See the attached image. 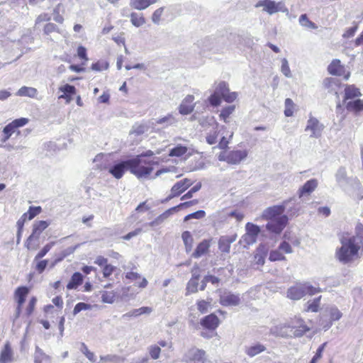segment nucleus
Segmentation results:
<instances>
[{
    "instance_id": "obj_52",
    "label": "nucleus",
    "mask_w": 363,
    "mask_h": 363,
    "mask_svg": "<svg viewBox=\"0 0 363 363\" xmlns=\"http://www.w3.org/2000/svg\"><path fill=\"white\" fill-rule=\"evenodd\" d=\"M201 183L198 182L195 186H194L188 192H186L184 195H183L181 198V200H185L191 199L193 196V194L197 191H199L201 188Z\"/></svg>"
},
{
    "instance_id": "obj_41",
    "label": "nucleus",
    "mask_w": 363,
    "mask_h": 363,
    "mask_svg": "<svg viewBox=\"0 0 363 363\" xmlns=\"http://www.w3.org/2000/svg\"><path fill=\"white\" fill-rule=\"evenodd\" d=\"M177 120L172 114H168L167 116L159 118L156 121L157 124L164 125V126H169L175 124Z\"/></svg>"
},
{
    "instance_id": "obj_45",
    "label": "nucleus",
    "mask_w": 363,
    "mask_h": 363,
    "mask_svg": "<svg viewBox=\"0 0 363 363\" xmlns=\"http://www.w3.org/2000/svg\"><path fill=\"white\" fill-rule=\"evenodd\" d=\"M284 115L286 117L292 116L295 106L294 101L289 98L286 99L284 101Z\"/></svg>"
},
{
    "instance_id": "obj_37",
    "label": "nucleus",
    "mask_w": 363,
    "mask_h": 363,
    "mask_svg": "<svg viewBox=\"0 0 363 363\" xmlns=\"http://www.w3.org/2000/svg\"><path fill=\"white\" fill-rule=\"evenodd\" d=\"M182 238L185 245L186 252H190L193 248L194 238L189 231H184L182 235Z\"/></svg>"
},
{
    "instance_id": "obj_27",
    "label": "nucleus",
    "mask_w": 363,
    "mask_h": 363,
    "mask_svg": "<svg viewBox=\"0 0 363 363\" xmlns=\"http://www.w3.org/2000/svg\"><path fill=\"white\" fill-rule=\"evenodd\" d=\"M13 360V352L9 343L4 345L0 354V363H11Z\"/></svg>"
},
{
    "instance_id": "obj_12",
    "label": "nucleus",
    "mask_w": 363,
    "mask_h": 363,
    "mask_svg": "<svg viewBox=\"0 0 363 363\" xmlns=\"http://www.w3.org/2000/svg\"><path fill=\"white\" fill-rule=\"evenodd\" d=\"M193 183L194 182L188 178H185L182 180L178 181L172 187L170 194L166 199V201L179 196L183 192H184L189 187H190L193 184Z\"/></svg>"
},
{
    "instance_id": "obj_38",
    "label": "nucleus",
    "mask_w": 363,
    "mask_h": 363,
    "mask_svg": "<svg viewBox=\"0 0 363 363\" xmlns=\"http://www.w3.org/2000/svg\"><path fill=\"white\" fill-rule=\"evenodd\" d=\"M188 151V147L182 145H177L169 150V156L170 157H182Z\"/></svg>"
},
{
    "instance_id": "obj_11",
    "label": "nucleus",
    "mask_w": 363,
    "mask_h": 363,
    "mask_svg": "<svg viewBox=\"0 0 363 363\" xmlns=\"http://www.w3.org/2000/svg\"><path fill=\"white\" fill-rule=\"evenodd\" d=\"M205 354V351L193 347L184 354L182 360L185 363H205L206 360Z\"/></svg>"
},
{
    "instance_id": "obj_20",
    "label": "nucleus",
    "mask_w": 363,
    "mask_h": 363,
    "mask_svg": "<svg viewBox=\"0 0 363 363\" xmlns=\"http://www.w3.org/2000/svg\"><path fill=\"white\" fill-rule=\"evenodd\" d=\"M267 350L265 345L260 342H255L249 346H246L245 348V352L247 355L250 357H253Z\"/></svg>"
},
{
    "instance_id": "obj_56",
    "label": "nucleus",
    "mask_w": 363,
    "mask_h": 363,
    "mask_svg": "<svg viewBox=\"0 0 363 363\" xmlns=\"http://www.w3.org/2000/svg\"><path fill=\"white\" fill-rule=\"evenodd\" d=\"M108 67V63L105 61H98L95 63H93L91 65V69L96 72H100L102 70H106Z\"/></svg>"
},
{
    "instance_id": "obj_64",
    "label": "nucleus",
    "mask_w": 363,
    "mask_h": 363,
    "mask_svg": "<svg viewBox=\"0 0 363 363\" xmlns=\"http://www.w3.org/2000/svg\"><path fill=\"white\" fill-rule=\"evenodd\" d=\"M41 207L40 206H30L26 212L28 213V219L32 220L35 216L38 215L41 212Z\"/></svg>"
},
{
    "instance_id": "obj_55",
    "label": "nucleus",
    "mask_w": 363,
    "mask_h": 363,
    "mask_svg": "<svg viewBox=\"0 0 363 363\" xmlns=\"http://www.w3.org/2000/svg\"><path fill=\"white\" fill-rule=\"evenodd\" d=\"M329 313L331 320H338L342 316V313L336 306L331 307L330 308Z\"/></svg>"
},
{
    "instance_id": "obj_15",
    "label": "nucleus",
    "mask_w": 363,
    "mask_h": 363,
    "mask_svg": "<svg viewBox=\"0 0 363 363\" xmlns=\"http://www.w3.org/2000/svg\"><path fill=\"white\" fill-rule=\"evenodd\" d=\"M28 123V119L26 118H21L13 121L11 123L6 125L3 130L5 137L3 140L4 142L6 141L11 135L15 132L16 129L26 125Z\"/></svg>"
},
{
    "instance_id": "obj_9",
    "label": "nucleus",
    "mask_w": 363,
    "mask_h": 363,
    "mask_svg": "<svg viewBox=\"0 0 363 363\" xmlns=\"http://www.w3.org/2000/svg\"><path fill=\"white\" fill-rule=\"evenodd\" d=\"M246 233L242 236L240 243L244 247H247L249 245L256 242L257 237L260 233V228L252 223H247L245 225Z\"/></svg>"
},
{
    "instance_id": "obj_34",
    "label": "nucleus",
    "mask_w": 363,
    "mask_h": 363,
    "mask_svg": "<svg viewBox=\"0 0 363 363\" xmlns=\"http://www.w3.org/2000/svg\"><path fill=\"white\" fill-rule=\"evenodd\" d=\"M83 281V276L79 272H74L69 283L67 285V289L69 290L76 289Z\"/></svg>"
},
{
    "instance_id": "obj_19",
    "label": "nucleus",
    "mask_w": 363,
    "mask_h": 363,
    "mask_svg": "<svg viewBox=\"0 0 363 363\" xmlns=\"http://www.w3.org/2000/svg\"><path fill=\"white\" fill-rule=\"evenodd\" d=\"M291 332L294 337H299L303 336L306 332L310 330V328L304 324V321L301 319H297V325H290Z\"/></svg>"
},
{
    "instance_id": "obj_58",
    "label": "nucleus",
    "mask_w": 363,
    "mask_h": 363,
    "mask_svg": "<svg viewBox=\"0 0 363 363\" xmlns=\"http://www.w3.org/2000/svg\"><path fill=\"white\" fill-rule=\"evenodd\" d=\"M81 351L86 357V358L92 362L96 361L95 354L89 350L88 347L84 343L81 344Z\"/></svg>"
},
{
    "instance_id": "obj_30",
    "label": "nucleus",
    "mask_w": 363,
    "mask_h": 363,
    "mask_svg": "<svg viewBox=\"0 0 363 363\" xmlns=\"http://www.w3.org/2000/svg\"><path fill=\"white\" fill-rule=\"evenodd\" d=\"M362 94L359 89L354 86V85H347L345 89L344 101L348 99H353L361 96Z\"/></svg>"
},
{
    "instance_id": "obj_46",
    "label": "nucleus",
    "mask_w": 363,
    "mask_h": 363,
    "mask_svg": "<svg viewBox=\"0 0 363 363\" xmlns=\"http://www.w3.org/2000/svg\"><path fill=\"white\" fill-rule=\"evenodd\" d=\"M281 72L287 78L292 77V73L289 67V62L286 58H283L281 60Z\"/></svg>"
},
{
    "instance_id": "obj_7",
    "label": "nucleus",
    "mask_w": 363,
    "mask_h": 363,
    "mask_svg": "<svg viewBox=\"0 0 363 363\" xmlns=\"http://www.w3.org/2000/svg\"><path fill=\"white\" fill-rule=\"evenodd\" d=\"M247 156L248 150L246 149L230 151H227L225 149L218 155V160L225 162L229 164L238 165L241 162L245 160Z\"/></svg>"
},
{
    "instance_id": "obj_23",
    "label": "nucleus",
    "mask_w": 363,
    "mask_h": 363,
    "mask_svg": "<svg viewBox=\"0 0 363 363\" xmlns=\"http://www.w3.org/2000/svg\"><path fill=\"white\" fill-rule=\"evenodd\" d=\"M289 328L290 325L286 324H279L270 328V334L275 337H287L291 336L288 333V329Z\"/></svg>"
},
{
    "instance_id": "obj_14",
    "label": "nucleus",
    "mask_w": 363,
    "mask_h": 363,
    "mask_svg": "<svg viewBox=\"0 0 363 363\" xmlns=\"http://www.w3.org/2000/svg\"><path fill=\"white\" fill-rule=\"evenodd\" d=\"M130 172V160L122 161L113 164L109 168V173L111 174L116 179H121L125 171Z\"/></svg>"
},
{
    "instance_id": "obj_32",
    "label": "nucleus",
    "mask_w": 363,
    "mask_h": 363,
    "mask_svg": "<svg viewBox=\"0 0 363 363\" xmlns=\"http://www.w3.org/2000/svg\"><path fill=\"white\" fill-rule=\"evenodd\" d=\"M34 363H51L50 356L47 355L38 346L35 347Z\"/></svg>"
},
{
    "instance_id": "obj_24",
    "label": "nucleus",
    "mask_w": 363,
    "mask_h": 363,
    "mask_svg": "<svg viewBox=\"0 0 363 363\" xmlns=\"http://www.w3.org/2000/svg\"><path fill=\"white\" fill-rule=\"evenodd\" d=\"M267 255L266 247L260 245L256 250L254 255V264L258 266H263L265 262V257Z\"/></svg>"
},
{
    "instance_id": "obj_61",
    "label": "nucleus",
    "mask_w": 363,
    "mask_h": 363,
    "mask_svg": "<svg viewBox=\"0 0 363 363\" xmlns=\"http://www.w3.org/2000/svg\"><path fill=\"white\" fill-rule=\"evenodd\" d=\"M206 216V212L203 210H199L198 211H196L194 213L188 214L184 218V221H187L190 219L195 218V219H201L203 218Z\"/></svg>"
},
{
    "instance_id": "obj_3",
    "label": "nucleus",
    "mask_w": 363,
    "mask_h": 363,
    "mask_svg": "<svg viewBox=\"0 0 363 363\" xmlns=\"http://www.w3.org/2000/svg\"><path fill=\"white\" fill-rule=\"evenodd\" d=\"M208 124L210 127L206 130V143L208 145L218 143L219 149H227L233 138V133L229 131L225 126L220 125L213 117L208 119Z\"/></svg>"
},
{
    "instance_id": "obj_18",
    "label": "nucleus",
    "mask_w": 363,
    "mask_h": 363,
    "mask_svg": "<svg viewBox=\"0 0 363 363\" xmlns=\"http://www.w3.org/2000/svg\"><path fill=\"white\" fill-rule=\"evenodd\" d=\"M194 96L193 95H187L182 101L179 112L182 115H188L191 113L194 108Z\"/></svg>"
},
{
    "instance_id": "obj_39",
    "label": "nucleus",
    "mask_w": 363,
    "mask_h": 363,
    "mask_svg": "<svg viewBox=\"0 0 363 363\" xmlns=\"http://www.w3.org/2000/svg\"><path fill=\"white\" fill-rule=\"evenodd\" d=\"M321 296H319L317 298H315L314 299L309 301L307 302L306 308L305 309L306 311L309 312H318L320 307V303L321 300Z\"/></svg>"
},
{
    "instance_id": "obj_25",
    "label": "nucleus",
    "mask_w": 363,
    "mask_h": 363,
    "mask_svg": "<svg viewBox=\"0 0 363 363\" xmlns=\"http://www.w3.org/2000/svg\"><path fill=\"white\" fill-rule=\"evenodd\" d=\"M210 248V242L207 240H203L196 247L195 251L192 253V257L194 258H199L206 255Z\"/></svg>"
},
{
    "instance_id": "obj_42",
    "label": "nucleus",
    "mask_w": 363,
    "mask_h": 363,
    "mask_svg": "<svg viewBox=\"0 0 363 363\" xmlns=\"http://www.w3.org/2000/svg\"><path fill=\"white\" fill-rule=\"evenodd\" d=\"M235 106L234 105L228 106L224 107L219 115V117L225 123H228V118L235 111Z\"/></svg>"
},
{
    "instance_id": "obj_50",
    "label": "nucleus",
    "mask_w": 363,
    "mask_h": 363,
    "mask_svg": "<svg viewBox=\"0 0 363 363\" xmlns=\"http://www.w3.org/2000/svg\"><path fill=\"white\" fill-rule=\"evenodd\" d=\"M229 91L228 84L225 82H220L216 87L215 92L222 97Z\"/></svg>"
},
{
    "instance_id": "obj_59",
    "label": "nucleus",
    "mask_w": 363,
    "mask_h": 363,
    "mask_svg": "<svg viewBox=\"0 0 363 363\" xmlns=\"http://www.w3.org/2000/svg\"><path fill=\"white\" fill-rule=\"evenodd\" d=\"M91 308V306L90 304L84 302H79L77 303L76 306H74L73 310V314L75 315L82 311L89 310Z\"/></svg>"
},
{
    "instance_id": "obj_17",
    "label": "nucleus",
    "mask_w": 363,
    "mask_h": 363,
    "mask_svg": "<svg viewBox=\"0 0 363 363\" xmlns=\"http://www.w3.org/2000/svg\"><path fill=\"white\" fill-rule=\"evenodd\" d=\"M192 277L188 281L186 286V295H189L190 294H194L197 292L198 291V285H199V279L200 277L199 275V268L197 265H195L191 270Z\"/></svg>"
},
{
    "instance_id": "obj_13",
    "label": "nucleus",
    "mask_w": 363,
    "mask_h": 363,
    "mask_svg": "<svg viewBox=\"0 0 363 363\" xmlns=\"http://www.w3.org/2000/svg\"><path fill=\"white\" fill-rule=\"evenodd\" d=\"M220 303L223 306H236L240 303L239 294H233L229 291H223L220 294Z\"/></svg>"
},
{
    "instance_id": "obj_57",
    "label": "nucleus",
    "mask_w": 363,
    "mask_h": 363,
    "mask_svg": "<svg viewBox=\"0 0 363 363\" xmlns=\"http://www.w3.org/2000/svg\"><path fill=\"white\" fill-rule=\"evenodd\" d=\"M218 248L223 252H229L230 250V245L228 242V240L221 237L218 241Z\"/></svg>"
},
{
    "instance_id": "obj_21",
    "label": "nucleus",
    "mask_w": 363,
    "mask_h": 363,
    "mask_svg": "<svg viewBox=\"0 0 363 363\" xmlns=\"http://www.w3.org/2000/svg\"><path fill=\"white\" fill-rule=\"evenodd\" d=\"M59 91H61L62 94L59 96L58 99H65L67 103H69L72 96L76 92V89L74 86L66 84L59 87Z\"/></svg>"
},
{
    "instance_id": "obj_44",
    "label": "nucleus",
    "mask_w": 363,
    "mask_h": 363,
    "mask_svg": "<svg viewBox=\"0 0 363 363\" xmlns=\"http://www.w3.org/2000/svg\"><path fill=\"white\" fill-rule=\"evenodd\" d=\"M55 242L52 241L48 244H46L35 255L34 260H40L43 257L46 255V254L52 249V247L55 245Z\"/></svg>"
},
{
    "instance_id": "obj_33",
    "label": "nucleus",
    "mask_w": 363,
    "mask_h": 363,
    "mask_svg": "<svg viewBox=\"0 0 363 363\" xmlns=\"http://www.w3.org/2000/svg\"><path fill=\"white\" fill-rule=\"evenodd\" d=\"M346 108L348 111L359 113L363 111V100L357 99L346 103Z\"/></svg>"
},
{
    "instance_id": "obj_54",
    "label": "nucleus",
    "mask_w": 363,
    "mask_h": 363,
    "mask_svg": "<svg viewBox=\"0 0 363 363\" xmlns=\"http://www.w3.org/2000/svg\"><path fill=\"white\" fill-rule=\"evenodd\" d=\"M148 352L152 359H157L160 357L161 349L158 345H150L148 347Z\"/></svg>"
},
{
    "instance_id": "obj_43",
    "label": "nucleus",
    "mask_w": 363,
    "mask_h": 363,
    "mask_svg": "<svg viewBox=\"0 0 363 363\" xmlns=\"http://www.w3.org/2000/svg\"><path fill=\"white\" fill-rule=\"evenodd\" d=\"M130 21L135 27H140L145 23V20L142 14L132 13L130 14Z\"/></svg>"
},
{
    "instance_id": "obj_35",
    "label": "nucleus",
    "mask_w": 363,
    "mask_h": 363,
    "mask_svg": "<svg viewBox=\"0 0 363 363\" xmlns=\"http://www.w3.org/2000/svg\"><path fill=\"white\" fill-rule=\"evenodd\" d=\"M38 94V90L31 86H23L21 87L16 92L18 96H27L29 98H35Z\"/></svg>"
},
{
    "instance_id": "obj_8",
    "label": "nucleus",
    "mask_w": 363,
    "mask_h": 363,
    "mask_svg": "<svg viewBox=\"0 0 363 363\" xmlns=\"http://www.w3.org/2000/svg\"><path fill=\"white\" fill-rule=\"evenodd\" d=\"M151 162L143 161L140 156L130 159V172L138 179L146 178L153 170Z\"/></svg>"
},
{
    "instance_id": "obj_40",
    "label": "nucleus",
    "mask_w": 363,
    "mask_h": 363,
    "mask_svg": "<svg viewBox=\"0 0 363 363\" xmlns=\"http://www.w3.org/2000/svg\"><path fill=\"white\" fill-rule=\"evenodd\" d=\"M298 22L300 25L303 27L311 28V29H316L318 26L313 22H312L307 16L306 14H301L299 17Z\"/></svg>"
},
{
    "instance_id": "obj_62",
    "label": "nucleus",
    "mask_w": 363,
    "mask_h": 363,
    "mask_svg": "<svg viewBox=\"0 0 363 363\" xmlns=\"http://www.w3.org/2000/svg\"><path fill=\"white\" fill-rule=\"evenodd\" d=\"M176 211V208H171L164 212L162 214L160 215L155 219L158 221V223L160 225L162 223L164 220H166L171 214Z\"/></svg>"
},
{
    "instance_id": "obj_22",
    "label": "nucleus",
    "mask_w": 363,
    "mask_h": 363,
    "mask_svg": "<svg viewBox=\"0 0 363 363\" xmlns=\"http://www.w3.org/2000/svg\"><path fill=\"white\" fill-rule=\"evenodd\" d=\"M201 324L206 328L214 330L218 326L219 320L216 315L212 313L204 317L201 320Z\"/></svg>"
},
{
    "instance_id": "obj_10",
    "label": "nucleus",
    "mask_w": 363,
    "mask_h": 363,
    "mask_svg": "<svg viewBox=\"0 0 363 363\" xmlns=\"http://www.w3.org/2000/svg\"><path fill=\"white\" fill-rule=\"evenodd\" d=\"M325 126L319 120L310 115L307 121L305 131L310 133V138H319L321 137Z\"/></svg>"
},
{
    "instance_id": "obj_48",
    "label": "nucleus",
    "mask_w": 363,
    "mask_h": 363,
    "mask_svg": "<svg viewBox=\"0 0 363 363\" xmlns=\"http://www.w3.org/2000/svg\"><path fill=\"white\" fill-rule=\"evenodd\" d=\"M269 259L271 262L284 260V255L280 252L279 249L272 250L269 253Z\"/></svg>"
},
{
    "instance_id": "obj_49",
    "label": "nucleus",
    "mask_w": 363,
    "mask_h": 363,
    "mask_svg": "<svg viewBox=\"0 0 363 363\" xmlns=\"http://www.w3.org/2000/svg\"><path fill=\"white\" fill-rule=\"evenodd\" d=\"M327 345V342L323 343L317 349L315 355L311 359L309 363H317L318 360H320L322 357L323 352L325 350V347Z\"/></svg>"
},
{
    "instance_id": "obj_16",
    "label": "nucleus",
    "mask_w": 363,
    "mask_h": 363,
    "mask_svg": "<svg viewBox=\"0 0 363 363\" xmlns=\"http://www.w3.org/2000/svg\"><path fill=\"white\" fill-rule=\"evenodd\" d=\"M318 186V181L316 179H309L298 189L297 194L300 199L308 196L316 189Z\"/></svg>"
},
{
    "instance_id": "obj_1",
    "label": "nucleus",
    "mask_w": 363,
    "mask_h": 363,
    "mask_svg": "<svg viewBox=\"0 0 363 363\" xmlns=\"http://www.w3.org/2000/svg\"><path fill=\"white\" fill-rule=\"evenodd\" d=\"M341 247L335 252L336 259L343 264L352 262L359 257V251L363 252V225L359 223L355 234H342L340 238Z\"/></svg>"
},
{
    "instance_id": "obj_6",
    "label": "nucleus",
    "mask_w": 363,
    "mask_h": 363,
    "mask_svg": "<svg viewBox=\"0 0 363 363\" xmlns=\"http://www.w3.org/2000/svg\"><path fill=\"white\" fill-rule=\"evenodd\" d=\"M50 222L47 220L34 222L32 233L25 242V247L28 250H35L38 247V241L40 235L50 225Z\"/></svg>"
},
{
    "instance_id": "obj_63",
    "label": "nucleus",
    "mask_w": 363,
    "mask_h": 363,
    "mask_svg": "<svg viewBox=\"0 0 363 363\" xmlns=\"http://www.w3.org/2000/svg\"><path fill=\"white\" fill-rule=\"evenodd\" d=\"M120 359V357L116 354H107L100 357V361L102 362H118Z\"/></svg>"
},
{
    "instance_id": "obj_26",
    "label": "nucleus",
    "mask_w": 363,
    "mask_h": 363,
    "mask_svg": "<svg viewBox=\"0 0 363 363\" xmlns=\"http://www.w3.org/2000/svg\"><path fill=\"white\" fill-rule=\"evenodd\" d=\"M157 1L158 0H130V5L133 9L141 11Z\"/></svg>"
},
{
    "instance_id": "obj_5",
    "label": "nucleus",
    "mask_w": 363,
    "mask_h": 363,
    "mask_svg": "<svg viewBox=\"0 0 363 363\" xmlns=\"http://www.w3.org/2000/svg\"><path fill=\"white\" fill-rule=\"evenodd\" d=\"M255 7L262 8V11L269 16L281 12L286 14L289 18V11L284 1H276L274 0H259Z\"/></svg>"
},
{
    "instance_id": "obj_31",
    "label": "nucleus",
    "mask_w": 363,
    "mask_h": 363,
    "mask_svg": "<svg viewBox=\"0 0 363 363\" xmlns=\"http://www.w3.org/2000/svg\"><path fill=\"white\" fill-rule=\"evenodd\" d=\"M335 179L341 187L345 186L349 183V178L345 167H341L337 169L335 174Z\"/></svg>"
},
{
    "instance_id": "obj_2",
    "label": "nucleus",
    "mask_w": 363,
    "mask_h": 363,
    "mask_svg": "<svg viewBox=\"0 0 363 363\" xmlns=\"http://www.w3.org/2000/svg\"><path fill=\"white\" fill-rule=\"evenodd\" d=\"M293 200L294 199L286 200L281 205L270 206L264 210L262 217L268 220L265 227L269 233L279 235L286 226L289 218L284 213L288 204Z\"/></svg>"
},
{
    "instance_id": "obj_28",
    "label": "nucleus",
    "mask_w": 363,
    "mask_h": 363,
    "mask_svg": "<svg viewBox=\"0 0 363 363\" xmlns=\"http://www.w3.org/2000/svg\"><path fill=\"white\" fill-rule=\"evenodd\" d=\"M152 311V308L148 306H143L139 308L133 309L123 315V318H128L130 317H138L143 314H150Z\"/></svg>"
},
{
    "instance_id": "obj_36",
    "label": "nucleus",
    "mask_w": 363,
    "mask_h": 363,
    "mask_svg": "<svg viewBox=\"0 0 363 363\" xmlns=\"http://www.w3.org/2000/svg\"><path fill=\"white\" fill-rule=\"evenodd\" d=\"M28 292L29 290L26 286H21L17 288L15 291V298L17 301V303H19V305H23Z\"/></svg>"
},
{
    "instance_id": "obj_60",
    "label": "nucleus",
    "mask_w": 363,
    "mask_h": 363,
    "mask_svg": "<svg viewBox=\"0 0 363 363\" xmlns=\"http://www.w3.org/2000/svg\"><path fill=\"white\" fill-rule=\"evenodd\" d=\"M61 7H62V5L61 4H58L53 10V20L58 23H62L64 21V18L60 14Z\"/></svg>"
},
{
    "instance_id": "obj_47",
    "label": "nucleus",
    "mask_w": 363,
    "mask_h": 363,
    "mask_svg": "<svg viewBox=\"0 0 363 363\" xmlns=\"http://www.w3.org/2000/svg\"><path fill=\"white\" fill-rule=\"evenodd\" d=\"M116 298V293L113 291H102L101 301L106 303H113Z\"/></svg>"
},
{
    "instance_id": "obj_4",
    "label": "nucleus",
    "mask_w": 363,
    "mask_h": 363,
    "mask_svg": "<svg viewBox=\"0 0 363 363\" xmlns=\"http://www.w3.org/2000/svg\"><path fill=\"white\" fill-rule=\"evenodd\" d=\"M322 291L320 287L313 286L309 282H299L288 289L287 297L291 300H300L306 294L313 296Z\"/></svg>"
},
{
    "instance_id": "obj_53",
    "label": "nucleus",
    "mask_w": 363,
    "mask_h": 363,
    "mask_svg": "<svg viewBox=\"0 0 363 363\" xmlns=\"http://www.w3.org/2000/svg\"><path fill=\"white\" fill-rule=\"evenodd\" d=\"M43 32L47 35H49L54 32L58 33H60L59 28L55 23H48L47 24H45L43 29Z\"/></svg>"
},
{
    "instance_id": "obj_29",
    "label": "nucleus",
    "mask_w": 363,
    "mask_h": 363,
    "mask_svg": "<svg viewBox=\"0 0 363 363\" xmlns=\"http://www.w3.org/2000/svg\"><path fill=\"white\" fill-rule=\"evenodd\" d=\"M328 70L330 74L341 76L344 72V67L339 60H333L328 65Z\"/></svg>"
},
{
    "instance_id": "obj_51",
    "label": "nucleus",
    "mask_w": 363,
    "mask_h": 363,
    "mask_svg": "<svg viewBox=\"0 0 363 363\" xmlns=\"http://www.w3.org/2000/svg\"><path fill=\"white\" fill-rule=\"evenodd\" d=\"M164 7H160L157 9H156L152 15V21L156 24V25H159L160 23V21H161V17L163 14V12H164Z\"/></svg>"
}]
</instances>
